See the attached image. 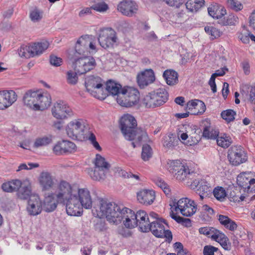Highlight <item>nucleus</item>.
Returning <instances> with one entry per match:
<instances>
[{"instance_id": "obj_26", "label": "nucleus", "mask_w": 255, "mask_h": 255, "mask_svg": "<svg viewBox=\"0 0 255 255\" xmlns=\"http://www.w3.org/2000/svg\"><path fill=\"white\" fill-rule=\"evenodd\" d=\"M138 202L144 205H149L153 203L155 198V194L152 190L142 189L136 193Z\"/></svg>"}, {"instance_id": "obj_50", "label": "nucleus", "mask_w": 255, "mask_h": 255, "mask_svg": "<svg viewBox=\"0 0 255 255\" xmlns=\"http://www.w3.org/2000/svg\"><path fill=\"white\" fill-rule=\"evenodd\" d=\"M237 20V17L233 15H230L226 18L225 17H222L220 20H218V23L223 25H232L235 24Z\"/></svg>"}, {"instance_id": "obj_47", "label": "nucleus", "mask_w": 255, "mask_h": 255, "mask_svg": "<svg viewBox=\"0 0 255 255\" xmlns=\"http://www.w3.org/2000/svg\"><path fill=\"white\" fill-rule=\"evenodd\" d=\"M29 16L33 22H38L43 17V11L37 8H34L31 10Z\"/></svg>"}, {"instance_id": "obj_10", "label": "nucleus", "mask_w": 255, "mask_h": 255, "mask_svg": "<svg viewBox=\"0 0 255 255\" xmlns=\"http://www.w3.org/2000/svg\"><path fill=\"white\" fill-rule=\"evenodd\" d=\"M62 204L66 206L67 214L69 216H80L83 213V206L73 194L70 193L65 187Z\"/></svg>"}, {"instance_id": "obj_49", "label": "nucleus", "mask_w": 255, "mask_h": 255, "mask_svg": "<svg viewBox=\"0 0 255 255\" xmlns=\"http://www.w3.org/2000/svg\"><path fill=\"white\" fill-rule=\"evenodd\" d=\"M219 134V131L211 128L206 127L203 130V136L210 139L217 138Z\"/></svg>"}, {"instance_id": "obj_64", "label": "nucleus", "mask_w": 255, "mask_h": 255, "mask_svg": "<svg viewBox=\"0 0 255 255\" xmlns=\"http://www.w3.org/2000/svg\"><path fill=\"white\" fill-rule=\"evenodd\" d=\"M91 7H85L81 9L78 14V15L80 17H84L87 15H90L92 14V9Z\"/></svg>"}, {"instance_id": "obj_20", "label": "nucleus", "mask_w": 255, "mask_h": 255, "mask_svg": "<svg viewBox=\"0 0 255 255\" xmlns=\"http://www.w3.org/2000/svg\"><path fill=\"white\" fill-rule=\"evenodd\" d=\"M42 202L37 195H32L28 200L26 211L30 216L38 215L42 210Z\"/></svg>"}, {"instance_id": "obj_19", "label": "nucleus", "mask_w": 255, "mask_h": 255, "mask_svg": "<svg viewBox=\"0 0 255 255\" xmlns=\"http://www.w3.org/2000/svg\"><path fill=\"white\" fill-rule=\"evenodd\" d=\"M155 80L154 71L151 69H147L139 73L136 76L137 84L140 89H144Z\"/></svg>"}, {"instance_id": "obj_58", "label": "nucleus", "mask_w": 255, "mask_h": 255, "mask_svg": "<svg viewBox=\"0 0 255 255\" xmlns=\"http://www.w3.org/2000/svg\"><path fill=\"white\" fill-rule=\"evenodd\" d=\"M167 5L175 8H178L182 5L184 0H162Z\"/></svg>"}, {"instance_id": "obj_29", "label": "nucleus", "mask_w": 255, "mask_h": 255, "mask_svg": "<svg viewBox=\"0 0 255 255\" xmlns=\"http://www.w3.org/2000/svg\"><path fill=\"white\" fill-rule=\"evenodd\" d=\"M31 185L28 181H24L21 183V186L18 189L17 197L20 199H26L31 195Z\"/></svg>"}, {"instance_id": "obj_11", "label": "nucleus", "mask_w": 255, "mask_h": 255, "mask_svg": "<svg viewBox=\"0 0 255 255\" xmlns=\"http://www.w3.org/2000/svg\"><path fill=\"white\" fill-rule=\"evenodd\" d=\"M117 98V103L121 106L126 108L133 107L138 103L139 101V93L133 87L123 88L121 93Z\"/></svg>"}, {"instance_id": "obj_59", "label": "nucleus", "mask_w": 255, "mask_h": 255, "mask_svg": "<svg viewBox=\"0 0 255 255\" xmlns=\"http://www.w3.org/2000/svg\"><path fill=\"white\" fill-rule=\"evenodd\" d=\"M251 34L249 31L244 30L239 34L238 38L243 43L248 44L250 42V35Z\"/></svg>"}, {"instance_id": "obj_52", "label": "nucleus", "mask_w": 255, "mask_h": 255, "mask_svg": "<svg viewBox=\"0 0 255 255\" xmlns=\"http://www.w3.org/2000/svg\"><path fill=\"white\" fill-rule=\"evenodd\" d=\"M152 155V150L151 147L148 144H144L142 146L141 158L144 161L148 160Z\"/></svg>"}, {"instance_id": "obj_43", "label": "nucleus", "mask_w": 255, "mask_h": 255, "mask_svg": "<svg viewBox=\"0 0 255 255\" xmlns=\"http://www.w3.org/2000/svg\"><path fill=\"white\" fill-rule=\"evenodd\" d=\"M217 143L219 146L226 148L230 146L232 143V139L230 136L226 134H221L217 137Z\"/></svg>"}, {"instance_id": "obj_9", "label": "nucleus", "mask_w": 255, "mask_h": 255, "mask_svg": "<svg viewBox=\"0 0 255 255\" xmlns=\"http://www.w3.org/2000/svg\"><path fill=\"white\" fill-rule=\"evenodd\" d=\"M168 164L169 171L174 174V177L178 180H192L195 176V173L190 172L188 167L181 163L180 160H170Z\"/></svg>"}, {"instance_id": "obj_40", "label": "nucleus", "mask_w": 255, "mask_h": 255, "mask_svg": "<svg viewBox=\"0 0 255 255\" xmlns=\"http://www.w3.org/2000/svg\"><path fill=\"white\" fill-rule=\"evenodd\" d=\"M108 172L102 170L95 168L94 170L90 169L89 170V174L94 180L100 181L104 179L106 177V174Z\"/></svg>"}, {"instance_id": "obj_56", "label": "nucleus", "mask_w": 255, "mask_h": 255, "mask_svg": "<svg viewBox=\"0 0 255 255\" xmlns=\"http://www.w3.org/2000/svg\"><path fill=\"white\" fill-rule=\"evenodd\" d=\"M205 30L207 33L211 35L213 39L220 37L221 34V32L218 29L212 26L205 27Z\"/></svg>"}, {"instance_id": "obj_21", "label": "nucleus", "mask_w": 255, "mask_h": 255, "mask_svg": "<svg viewBox=\"0 0 255 255\" xmlns=\"http://www.w3.org/2000/svg\"><path fill=\"white\" fill-rule=\"evenodd\" d=\"M76 150L75 144L66 140L58 142L53 148V151L56 155L71 153L75 152Z\"/></svg>"}, {"instance_id": "obj_12", "label": "nucleus", "mask_w": 255, "mask_h": 255, "mask_svg": "<svg viewBox=\"0 0 255 255\" xmlns=\"http://www.w3.org/2000/svg\"><path fill=\"white\" fill-rule=\"evenodd\" d=\"M150 218L155 219V221H152L148 227L149 231H150L154 236L158 238H165L169 242L172 239V235L169 230L166 229L164 224L168 226L167 224L158 218V215L153 212L149 213Z\"/></svg>"}, {"instance_id": "obj_54", "label": "nucleus", "mask_w": 255, "mask_h": 255, "mask_svg": "<svg viewBox=\"0 0 255 255\" xmlns=\"http://www.w3.org/2000/svg\"><path fill=\"white\" fill-rule=\"evenodd\" d=\"M155 183L163 191L165 194L168 195L170 193V189L169 186L162 179H156L155 180Z\"/></svg>"}, {"instance_id": "obj_45", "label": "nucleus", "mask_w": 255, "mask_h": 255, "mask_svg": "<svg viewBox=\"0 0 255 255\" xmlns=\"http://www.w3.org/2000/svg\"><path fill=\"white\" fill-rule=\"evenodd\" d=\"M218 232L219 230L212 227H202L199 229V232L200 234L210 237L212 240L214 239Z\"/></svg>"}, {"instance_id": "obj_30", "label": "nucleus", "mask_w": 255, "mask_h": 255, "mask_svg": "<svg viewBox=\"0 0 255 255\" xmlns=\"http://www.w3.org/2000/svg\"><path fill=\"white\" fill-rule=\"evenodd\" d=\"M198 107L200 108V110L198 109V112H193L192 114H201L204 113L206 110V106L202 101L199 100L189 101L186 106V109L191 111L195 109H198Z\"/></svg>"}, {"instance_id": "obj_39", "label": "nucleus", "mask_w": 255, "mask_h": 255, "mask_svg": "<svg viewBox=\"0 0 255 255\" xmlns=\"http://www.w3.org/2000/svg\"><path fill=\"white\" fill-rule=\"evenodd\" d=\"M178 140L173 134L165 136L163 138V145L166 149H172L177 144Z\"/></svg>"}, {"instance_id": "obj_42", "label": "nucleus", "mask_w": 255, "mask_h": 255, "mask_svg": "<svg viewBox=\"0 0 255 255\" xmlns=\"http://www.w3.org/2000/svg\"><path fill=\"white\" fill-rule=\"evenodd\" d=\"M18 53L21 57L29 58L34 56L31 45H22L18 50Z\"/></svg>"}, {"instance_id": "obj_36", "label": "nucleus", "mask_w": 255, "mask_h": 255, "mask_svg": "<svg viewBox=\"0 0 255 255\" xmlns=\"http://www.w3.org/2000/svg\"><path fill=\"white\" fill-rule=\"evenodd\" d=\"M213 240L218 242L225 250H230L231 246L229 245L228 238L220 231H219Z\"/></svg>"}, {"instance_id": "obj_1", "label": "nucleus", "mask_w": 255, "mask_h": 255, "mask_svg": "<svg viewBox=\"0 0 255 255\" xmlns=\"http://www.w3.org/2000/svg\"><path fill=\"white\" fill-rule=\"evenodd\" d=\"M92 213L100 217L106 218L107 221L113 225H118L123 222L128 229L137 227L134 212L106 199H98L94 202Z\"/></svg>"}, {"instance_id": "obj_48", "label": "nucleus", "mask_w": 255, "mask_h": 255, "mask_svg": "<svg viewBox=\"0 0 255 255\" xmlns=\"http://www.w3.org/2000/svg\"><path fill=\"white\" fill-rule=\"evenodd\" d=\"M213 194L215 197L218 200L223 201L227 196L226 192L225 189L222 187H217L213 191Z\"/></svg>"}, {"instance_id": "obj_28", "label": "nucleus", "mask_w": 255, "mask_h": 255, "mask_svg": "<svg viewBox=\"0 0 255 255\" xmlns=\"http://www.w3.org/2000/svg\"><path fill=\"white\" fill-rule=\"evenodd\" d=\"M208 11L210 16L219 20L227 13L225 8L217 3L211 4L208 8Z\"/></svg>"}, {"instance_id": "obj_14", "label": "nucleus", "mask_w": 255, "mask_h": 255, "mask_svg": "<svg viewBox=\"0 0 255 255\" xmlns=\"http://www.w3.org/2000/svg\"><path fill=\"white\" fill-rule=\"evenodd\" d=\"M72 61V67L79 74H83L95 68L96 62L92 56H81L77 58L70 57Z\"/></svg>"}, {"instance_id": "obj_7", "label": "nucleus", "mask_w": 255, "mask_h": 255, "mask_svg": "<svg viewBox=\"0 0 255 255\" xmlns=\"http://www.w3.org/2000/svg\"><path fill=\"white\" fill-rule=\"evenodd\" d=\"M63 183L64 187L76 197L85 209L92 208L93 201L91 192L88 188L81 187L76 184L71 185L65 181H63Z\"/></svg>"}, {"instance_id": "obj_61", "label": "nucleus", "mask_w": 255, "mask_h": 255, "mask_svg": "<svg viewBox=\"0 0 255 255\" xmlns=\"http://www.w3.org/2000/svg\"><path fill=\"white\" fill-rule=\"evenodd\" d=\"M50 64L54 66H59L62 63V60L60 57L52 55L50 57Z\"/></svg>"}, {"instance_id": "obj_4", "label": "nucleus", "mask_w": 255, "mask_h": 255, "mask_svg": "<svg viewBox=\"0 0 255 255\" xmlns=\"http://www.w3.org/2000/svg\"><path fill=\"white\" fill-rule=\"evenodd\" d=\"M26 107L34 111H43L48 108L51 103L50 96L39 91L28 90L23 97Z\"/></svg>"}, {"instance_id": "obj_46", "label": "nucleus", "mask_w": 255, "mask_h": 255, "mask_svg": "<svg viewBox=\"0 0 255 255\" xmlns=\"http://www.w3.org/2000/svg\"><path fill=\"white\" fill-rule=\"evenodd\" d=\"M52 141V139L51 136H45L39 137L36 139L34 143V146L37 148L41 146H46L51 143Z\"/></svg>"}, {"instance_id": "obj_13", "label": "nucleus", "mask_w": 255, "mask_h": 255, "mask_svg": "<svg viewBox=\"0 0 255 255\" xmlns=\"http://www.w3.org/2000/svg\"><path fill=\"white\" fill-rule=\"evenodd\" d=\"M64 185L63 181L58 184V187L54 193H51L45 198L43 202V209L47 212L54 211L58 203H62Z\"/></svg>"}, {"instance_id": "obj_62", "label": "nucleus", "mask_w": 255, "mask_h": 255, "mask_svg": "<svg viewBox=\"0 0 255 255\" xmlns=\"http://www.w3.org/2000/svg\"><path fill=\"white\" fill-rule=\"evenodd\" d=\"M218 250L217 248L212 246H206L203 249L204 255H214V252Z\"/></svg>"}, {"instance_id": "obj_37", "label": "nucleus", "mask_w": 255, "mask_h": 255, "mask_svg": "<svg viewBox=\"0 0 255 255\" xmlns=\"http://www.w3.org/2000/svg\"><path fill=\"white\" fill-rule=\"evenodd\" d=\"M34 56L42 53L49 46V43L47 41H42L39 42L31 45Z\"/></svg>"}, {"instance_id": "obj_18", "label": "nucleus", "mask_w": 255, "mask_h": 255, "mask_svg": "<svg viewBox=\"0 0 255 255\" xmlns=\"http://www.w3.org/2000/svg\"><path fill=\"white\" fill-rule=\"evenodd\" d=\"M52 114L57 119H65L74 115L72 109L65 103L60 102L54 104Z\"/></svg>"}, {"instance_id": "obj_41", "label": "nucleus", "mask_w": 255, "mask_h": 255, "mask_svg": "<svg viewBox=\"0 0 255 255\" xmlns=\"http://www.w3.org/2000/svg\"><path fill=\"white\" fill-rule=\"evenodd\" d=\"M94 4L92 5L91 8L100 12H105L108 9V5L103 0H93Z\"/></svg>"}, {"instance_id": "obj_5", "label": "nucleus", "mask_w": 255, "mask_h": 255, "mask_svg": "<svg viewBox=\"0 0 255 255\" xmlns=\"http://www.w3.org/2000/svg\"><path fill=\"white\" fill-rule=\"evenodd\" d=\"M171 211L170 212L171 217L177 222L180 223L185 221H189V219H184L180 216H176L174 211H178L184 216L191 217L197 211V206L194 200L188 198H183L176 201L175 200L173 205L171 206Z\"/></svg>"}, {"instance_id": "obj_8", "label": "nucleus", "mask_w": 255, "mask_h": 255, "mask_svg": "<svg viewBox=\"0 0 255 255\" xmlns=\"http://www.w3.org/2000/svg\"><path fill=\"white\" fill-rule=\"evenodd\" d=\"M168 99V94L165 89L159 88L144 96L142 102L148 108H154L165 103Z\"/></svg>"}, {"instance_id": "obj_38", "label": "nucleus", "mask_w": 255, "mask_h": 255, "mask_svg": "<svg viewBox=\"0 0 255 255\" xmlns=\"http://www.w3.org/2000/svg\"><path fill=\"white\" fill-rule=\"evenodd\" d=\"M204 4V0H188L186 3V7L191 12H196Z\"/></svg>"}, {"instance_id": "obj_57", "label": "nucleus", "mask_w": 255, "mask_h": 255, "mask_svg": "<svg viewBox=\"0 0 255 255\" xmlns=\"http://www.w3.org/2000/svg\"><path fill=\"white\" fill-rule=\"evenodd\" d=\"M229 6L234 10L238 11L243 8V4L237 0H228Z\"/></svg>"}, {"instance_id": "obj_3", "label": "nucleus", "mask_w": 255, "mask_h": 255, "mask_svg": "<svg viewBox=\"0 0 255 255\" xmlns=\"http://www.w3.org/2000/svg\"><path fill=\"white\" fill-rule=\"evenodd\" d=\"M66 130L69 137L81 140L88 138L96 149L101 150L102 148L96 141L95 135L93 133L89 132L88 127L84 120L76 119L71 121L67 124Z\"/></svg>"}, {"instance_id": "obj_16", "label": "nucleus", "mask_w": 255, "mask_h": 255, "mask_svg": "<svg viewBox=\"0 0 255 255\" xmlns=\"http://www.w3.org/2000/svg\"><path fill=\"white\" fill-rule=\"evenodd\" d=\"M117 33L112 28H103L99 31L97 40L103 48L113 47L114 44L117 42Z\"/></svg>"}, {"instance_id": "obj_44", "label": "nucleus", "mask_w": 255, "mask_h": 255, "mask_svg": "<svg viewBox=\"0 0 255 255\" xmlns=\"http://www.w3.org/2000/svg\"><path fill=\"white\" fill-rule=\"evenodd\" d=\"M94 215H95V214ZM95 216L98 217L96 215H95ZM98 217L99 218L94 221V229L96 231L99 232H105L108 230V227L106 222L104 220H103L102 218H106L104 217H100L99 216Z\"/></svg>"}, {"instance_id": "obj_24", "label": "nucleus", "mask_w": 255, "mask_h": 255, "mask_svg": "<svg viewBox=\"0 0 255 255\" xmlns=\"http://www.w3.org/2000/svg\"><path fill=\"white\" fill-rule=\"evenodd\" d=\"M136 220H137V226L142 232H149L148 227L150 224L149 215H148L146 212L143 210H139L135 213Z\"/></svg>"}, {"instance_id": "obj_32", "label": "nucleus", "mask_w": 255, "mask_h": 255, "mask_svg": "<svg viewBox=\"0 0 255 255\" xmlns=\"http://www.w3.org/2000/svg\"><path fill=\"white\" fill-rule=\"evenodd\" d=\"M163 77L167 84L170 86L174 85L178 82V74L172 70H165L163 74Z\"/></svg>"}, {"instance_id": "obj_15", "label": "nucleus", "mask_w": 255, "mask_h": 255, "mask_svg": "<svg viewBox=\"0 0 255 255\" xmlns=\"http://www.w3.org/2000/svg\"><path fill=\"white\" fill-rule=\"evenodd\" d=\"M85 86L88 92L98 98H103L101 94L103 93V82L99 76L91 75L85 78Z\"/></svg>"}, {"instance_id": "obj_35", "label": "nucleus", "mask_w": 255, "mask_h": 255, "mask_svg": "<svg viewBox=\"0 0 255 255\" xmlns=\"http://www.w3.org/2000/svg\"><path fill=\"white\" fill-rule=\"evenodd\" d=\"M218 220L222 225L231 231H235L237 228L236 223L228 216L220 215Z\"/></svg>"}, {"instance_id": "obj_23", "label": "nucleus", "mask_w": 255, "mask_h": 255, "mask_svg": "<svg viewBox=\"0 0 255 255\" xmlns=\"http://www.w3.org/2000/svg\"><path fill=\"white\" fill-rule=\"evenodd\" d=\"M38 182L42 191H48L56 184V180L48 172H42L38 177Z\"/></svg>"}, {"instance_id": "obj_53", "label": "nucleus", "mask_w": 255, "mask_h": 255, "mask_svg": "<svg viewBox=\"0 0 255 255\" xmlns=\"http://www.w3.org/2000/svg\"><path fill=\"white\" fill-rule=\"evenodd\" d=\"M77 73L76 71H73L72 70L68 71L66 73V80L69 84L75 85L77 82L78 77L77 76Z\"/></svg>"}, {"instance_id": "obj_60", "label": "nucleus", "mask_w": 255, "mask_h": 255, "mask_svg": "<svg viewBox=\"0 0 255 255\" xmlns=\"http://www.w3.org/2000/svg\"><path fill=\"white\" fill-rule=\"evenodd\" d=\"M196 175L194 177L193 179L191 180H187L186 181V184L187 186H190L191 188L195 189L200 186V180L199 179L195 178Z\"/></svg>"}, {"instance_id": "obj_6", "label": "nucleus", "mask_w": 255, "mask_h": 255, "mask_svg": "<svg viewBox=\"0 0 255 255\" xmlns=\"http://www.w3.org/2000/svg\"><path fill=\"white\" fill-rule=\"evenodd\" d=\"M98 50L97 38L92 35L81 36L77 40L75 50L69 53V58L87 56L88 54H95Z\"/></svg>"}, {"instance_id": "obj_51", "label": "nucleus", "mask_w": 255, "mask_h": 255, "mask_svg": "<svg viewBox=\"0 0 255 255\" xmlns=\"http://www.w3.org/2000/svg\"><path fill=\"white\" fill-rule=\"evenodd\" d=\"M236 112L232 110L229 109L223 111L221 113L222 118L225 120L227 123H230L235 120V116Z\"/></svg>"}, {"instance_id": "obj_31", "label": "nucleus", "mask_w": 255, "mask_h": 255, "mask_svg": "<svg viewBox=\"0 0 255 255\" xmlns=\"http://www.w3.org/2000/svg\"><path fill=\"white\" fill-rule=\"evenodd\" d=\"M122 86L116 83L115 82L109 80L107 82L106 84V90L110 94L114 97H118V95L121 93L122 90Z\"/></svg>"}, {"instance_id": "obj_33", "label": "nucleus", "mask_w": 255, "mask_h": 255, "mask_svg": "<svg viewBox=\"0 0 255 255\" xmlns=\"http://www.w3.org/2000/svg\"><path fill=\"white\" fill-rule=\"evenodd\" d=\"M21 182L18 179H14L2 184V189L6 192H12L17 191L21 186Z\"/></svg>"}, {"instance_id": "obj_25", "label": "nucleus", "mask_w": 255, "mask_h": 255, "mask_svg": "<svg viewBox=\"0 0 255 255\" xmlns=\"http://www.w3.org/2000/svg\"><path fill=\"white\" fill-rule=\"evenodd\" d=\"M118 10L124 15L131 16L136 12L137 5L136 3L130 0H126L121 2L118 5Z\"/></svg>"}, {"instance_id": "obj_17", "label": "nucleus", "mask_w": 255, "mask_h": 255, "mask_svg": "<svg viewBox=\"0 0 255 255\" xmlns=\"http://www.w3.org/2000/svg\"><path fill=\"white\" fill-rule=\"evenodd\" d=\"M228 158L230 163L234 166H237L245 162L247 156L244 149L241 146H233L228 150Z\"/></svg>"}, {"instance_id": "obj_34", "label": "nucleus", "mask_w": 255, "mask_h": 255, "mask_svg": "<svg viewBox=\"0 0 255 255\" xmlns=\"http://www.w3.org/2000/svg\"><path fill=\"white\" fill-rule=\"evenodd\" d=\"M95 168L108 172L110 165L106 161L105 159L99 154H97L94 161Z\"/></svg>"}, {"instance_id": "obj_2", "label": "nucleus", "mask_w": 255, "mask_h": 255, "mask_svg": "<svg viewBox=\"0 0 255 255\" xmlns=\"http://www.w3.org/2000/svg\"><path fill=\"white\" fill-rule=\"evenodd\" d=\"M136 126L134 118L128 114L125 115L121 119V129L125 138L133 140L131 144L133 147L139 146L142 142L148 141L146 132L140 128H134Z\"/></svg>"}, {"instance_id": "obj_63", "label": "nucleus", "mask_w": 255, "mask_h": 255, "mask_svg": "<svg viewBox=\"0 0 255 255\" xmlns=\"http://www.w3.org/2000/svg\"><path fill=\"white\" fill-rule=\"evenodd\" d=\"M28 166H29V167L27 166V165L26 164L22 163L18 166V169H17L16 171H20L23 169H26V170L31 169L33 168L38 167L39 166V165L37 163H29Z\"/></svg>"}, {"instance_id": "obj_22", "label": "nucleus", "mask_w": 255, "mask_h": 255, "mask_svg": "<svg viewBox=\"0 0 255 255\" xmlns=\"http://www.w3.org/2000/svg\"><path fill=\"white\" fill-rule=\"evenodd\" d=\"M17 100V95L12 90L0 91V110L10 107Z\"/></svg>"}, {"instance_id": "obj_27", "label": "nucleus", "mask_w": 255, "mask_h": 255, "mask_svg": "<svg viewBox=\"0 0 255 255\" xmlns=\"http://www.w3.org/2000/svg\"><path fill=\"white\" fill-rule=\"evenodd\" d=\"M249 174L244 173L238 175L237 177V182L238 184L242 186L247 192H255V179H249L248 175Z\"/></svg>"}, {"instance_id": "obj_55", "label": "nucleus", "mask_w": 255, "mask_h": 255, "mask_svg": "<svg viewBox=\"0 0 255 255\" xmlns=\"http://www.w3.org/2000/svg\"><path fill=\"white\" fill-rule=\"evenodd\" d=\"M247 91L243 90L242 92L245 93L249 96V100L252 103L255 104V86H250L247 87Z\"/></svg>"}]
</instances>
